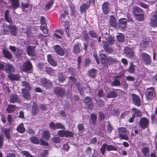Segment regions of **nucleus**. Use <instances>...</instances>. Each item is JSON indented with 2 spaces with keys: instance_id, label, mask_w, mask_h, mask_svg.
Listing matches in <instances>:
<instances>
[{
  "instance_id": "nucleus-1",
  "label": "nucleus",
  "mask_w": 157,
  "mask_h": 157,
  "mask_svg": "<svg viewBox=\"0 0 157 157\" xmlns=\"http://www.w3.org/2000/svg\"><path fill=\"white\" fill-rule=\"evenodd\" d=\"M146 98L149 100H152L156 96V91L154 87H150L146 89Z\"/></svg>"
},
{
  "instance_id": "nucleus-2",
  "label": "nucleus",
  "mask_w": 157,
  "mask_h": 157,
  "mask_svg": "<svg viewBox=\"0 0 157 157\" xmlns=\"http://www.w3.org/2000/svg\"><path fill=\"white\" fill-rule=\"evenodd\" d=\"M133 12L136 18L139 21H142L144 19V15L142 10L137 7H135L133 10Z\"/></svg>"
},
{
  "instance_id": "nucleus-3",
  "label": "nucleus",
  "mask_w": 157,
  "mask_h": 157,
  "mask_svg": "<svg viewBox=\"0 0 157 157\" xmlns=\"http://www.w3.org/2000/svg\"><path fill=\"white\" fill-rule=\"evenodd\" d=\"M68 10L67 8H66L64 10V13H62L60 15V21L62 24L66 23L67 24L69 18L67 15H68Z\"/></svg>"
},
{
  "instance_id": "nucleus-4",
  "label": "nucleus",
  "mask_w": 157,
  "mask_h": 157,
  "mask_svg": "<svg viewBox=\"0 0 157 157\" xmlns=\"http://www.w3.org/2000/svg\"><path fill=\"white\" fill-rule=\"evenodd\" d=\"M141 59L143 63L145 65H149L151 62V58L148 54L145 53H142Z\"/></svg>"
},
{
  "instance_id": "nucleus-5",
  "label": "nucleus",
  "mask_w": 157,
  "mask_h": 157,
  "mask_svg": "<svg viewBox=\"0 0 157 157\" xmlns=\"http://www.w3.org/2000/svg\"><path fill=\"white\" fill-rule=\"evenodd\" d=\"M4 70L6 73L9 74L14 73L15 71L14 66L10 63L5 64Z\"/></svg>"
},
{
  "instance_id": "nucleus-6",
  "label": "nucleus",
  "mask_w": 157,
  "mask_h": 157,
  "mask_svg": "<svg viewBox=\"0 0 157 157\" xmlns=\"http://www.w3.org/2000/svg\"><path fill=\"white\" fill-rule=\"evenodd\" d=\"M84 102L88 109L90 110L93 109L94 106L90 97H85L84 99Z\"/></svg>"
},
{
  "instance_id": "nucleus-7",
  "label": "nucleus",
  "mask_w": 157,
  "mask_h": 157,
  "mask_svg": "<svg viewBox=\"0 0 157 157\" xmlns=\"http://www.w3.org/2000/svg\"><path fill=\"white\" fill-rule=\"evenodd\" d=\"M42 85L46 89L52 87V82L49 80L45 78H43L41 80Z\"/></svg>"
},
{
  "instance_id": "nucleus-8",
  "label": "nucleus",
  "mask_w": 157,
  "mask_h": 157,
  "mask_svg": "<svg viewBox=\"0 0 157 157\" xmlns=\"http://www.w3.org/2000/svg\"><path fill=\"white\" fill-rule=\"evenodd\" d=\"M131 95L133 104L137 106H140L141 105L140 98L134 94H132Z\"/></svg>"
},
{
  "instance_id": "nucleus-9",
  "label": "nucleus",
  "mask_w": 157,
  "mask_h": 157,
  "mask_svg": "<svg viewBox=\"0 0 157 157\" xmlns=\"http://www.w3.org/2000/svg\"><path fill=\"white\" fill-rule=\"evenodd\" d=\"M102 9L105 14L109 13L110 11V5L108 2H104L102 5Z\"/></svg>"
},
{
  "instance_id": "nucleus-10",
  "label": "nucleus",
  "mask_w": 157,
  "mask_h": 157,
  "mask_svg": "<svg viewBox=\"0 0 157 157\" xmlns=\"http://www.w3.org/2000/svg\"><path fill=\"white\" fill-rule=\"evenodd\" d=\"M103 48L105 52L109 54H110L113 52V49L109 46V44L105 41H103Z\"/></svg>"
},
{
  "instance_id": "nucleus-11",
  "label": "nucleus",
  "mask_w": 157,
  "mask_h": 157,
  "mask_svg": "<svg viewBox=\"0 0 157 157\" xmlns=\"http://www.w3.org/2000/svg\"><path fill=\"white\" fill-rule=\"evenodd\" d=\"M148 120L145 117H142L139 122L140 126L143 129L146 128L148 124Z\"/></svg>"
},
{
  "instance_id": "nucleus-12",
  "label": "nucleus",
  "mask_w": 157,
  "mask_h": 157,
  "mask_svg": "<svg viewBox=\"0 0 157 157\" xmlns=\"http://www.w3.org/2000/svg\"><path fill=\"white\" fill-rule=\"evenodd\" d=\"M56 52L59 55L63 56L64 55V50L59 45H56L53 47Z\"/></svg>"
},
{
  "instance_id": "nucleus-13",
  "label": "nucleus",
  "mask_w": 157,
  "mask_h": 157,
  "mask_svg": "<svg viewBox=\"0 0 157 157\" xmlns=\"http://www.w3.org/2000/svg\"><path fill=\"white\" fill-rule=\"evenodd\" d=\"M4 17L6 21L9 23H12L13 20L11 18V15L8 10H5L4 12Z\"/></svg>"
},
{
  "instance_id": "nucleus-14",
  "label": "nucleus",
  "mask_w": 157,
  "mask_h": 157,
  "mask_svg": "<svg viewBox=\"0 0 157 157\" xmlns=\"http://www.w3.org/2000/svg\"><path fill=\"white\" fill-rule=\"evenodd\" d=\"M32 106L31 113L32 116H35L37 115L39 112L40 109L37 106V104L34 101L33 102Z\"/></svg>"
},
{
  "instance_id": "nucleus-15",
  "label": "nucleus",
  "mask_w": 157,
  "mask_h": 157,
  "mask_svg": "<svg viewBox=\"0 0 157 157\" xmlns=\"http://www.w3.org/2000/svg\"><path fill=\"white\" fill-rule=\"evenodd\" d=\"M32 67L31 63L29 61H27L23 63L22 68L24 71H30Z\"/></svg>"
},
{
  "instance_id": "nucleus-16",
  "label": "nucleus",
  "mask_w": 157,
  "mask_h": 157,
  "mask_svg": "<svg viewBox=\"0 0 157 157\" xmlns=\"http://www.w3.org/2000/svg\"><path fill=\"white\" fill-rule=\"evenodd\" d=\"M124 52L126 54V56L128 58H132L134 56V52L129 47H125L124 50Z\"/></svg>"
},
{
  "instance_id": "nucleus-17",
  "label": "nucleus",
  "mask_w": 157,
  "mask_h": 157,
  "mask_svg": "<svg viewBox=\"0 0 157 157\" xmlns=\"http://www.w3.org/2000/svg\"><path fill=\"white\" fill-rule=\"evenodd\" d=\"M54 93L56 95L62 96L65 93V90L62 88L56 87L53 89Z\"/></svg>"
},
{
  "instance_id": "nucleus-18",
  "label": "nucleus",
  "mask_w": 157,
  "mask_h": 157,
  "mask_svg": "<svg viewBox=\"0 0 157 157\" xmlns=\"http://www.w3.org/2000/svg\"><path fill=\"white\" fill-rule=\"evenodd\" d=\"M127 25V20L125 18H122L119 20L118 26L121 29H124Z\"/></svg>"
},
{
  "instance_id": "nucleus-19",
  "label": "nucleus",
  "mask_w": 157,
  "mask_h": 157,
  "mask_svg": "<svg viewBox=\"0 0 157 157\" xmlns=\"http://www.w3.org/2000/svg\"><path fill=\"white\" fill-rule=\"evenodd\" d=\"M1 131L4 134L5 136L8 140L11 139V136L10 135V129L6 128H2Z\"/></svg>"
},
{
  "instance_id": "nucleus-20",
  "label": "nucleus",
  "mask_w": 157,
  "mask_h": 157,
  "mask_svg": "<svg viewBox=\"0 0 157 157\" xmlns=\"http://www.w3.org/2000/svg\"><path fill=\"white\" fill-rule=\"evenodd\" d=\"M29 91L27 90L25 88H23L22 89V94L23 97L27 100H29L31 98V95L29 92Z\"/></svg>"
},
{
  "instance_id": "nucleus-21",
  "label": "nucleus",
  "mask_w": 157,
  "mask_h": 157,
  "mask_svg": "<svg viewBox=\"0 0 157 157\" xmlns=\"http://www.w3.org/2000/svg\"><path fill=\"white\" fill-rule=\"evenodd\" d=\"M150 24L151 27L155 28L157 26V16L154 15L152 16V17L150 21Z\"/></svg>"
},
{
  "instance_id": "nucleus-22",
  "label": "nucleus",
  "mask_w": 157,
  "mask_h": 157,
  "mask_svg": "<svg viewBox=\"0 0 157 157\" xmlns=\"http://www.w3.org/2000/svg\"><path fill=\"white\" fill-rule=\"evenodd\" d=\"M8 28L11 34L13 36H16L18 30L16 26L13 25H9Z\"/></svg>"
},
{
  "instance_id": "nucleus-23",
  "label": "nucleus",
  "mask_w": 157,
  "mask_h": 157,
  "mask_svg": "<svg viewBox=\"0 0 157 157\" xmlns=\"http://www.w3.org/2000/svg\"><path fill=\"white\" fill-rule=\"evenodd\" d=\"M35 47L33 46H29L27 48L28 54L31 56L35 55Z\"/></svg>"
},
{
  "instance_id": "nucleus-24",
  "label": "nucleus",
  "mask_w": 157,
  "mask_h": 157,
  "mask_svg": "<svg viewBox=\"0 0 157 157\" xmlns=\"http://www.w3.org/2000/svg\"><path fill=\"white\" fill-rule=\"evenodd\" d=\"M48 62L52 66H56L57 65V63L53 59L51 55L50 54L47 56Z\"/></svg>"
},
{
  "instance_id": "nucleus-25",
  "label": "nucleus",
  "mask_w": 157,
  "mask_h": 157,
  "mask_svg": "<svg viewBox=\"0 0 157 157\" xmlns=\"http://www.w3.org/2000/svg\"><path fill=\"white\" fill-rule=\"evenodd\" d=\"M10 101L13 103H14L15 102H18L20 101L18 96L15 94H12L10 96Z\"/></svg>"
},
{
  "instance_id": "nucleus-26",
  "label": "nucleus",
  "mask_w": 157,
  "mask_h": 157,
  "mask_svg": "<svg viewBox=\"0 0 157 157\" xmlns=\"http://www.w3.org/2000/svg\"><path fill=\"white\" fill-rule=\"evenodd\" d=\"M108 60L109 66L111 64H114L118 63V60L116 58L111 56L108 57Z\"/></svg>"
},
{
  "instance_id": "nucleus-27",
  "label": "nucleus",
  "mask_w": 157,
  "mask_h": 157,
  "mask_svg": "<svg viewBox=\"0 0 157 157\" xmlns=\"http://www.w3.org/2000/svg\"><path fill=\"white\" fill-rule=\"evenodd\" d=\"M117 96V93L115 91H110L106 95V97L108 98H116Z\"/></svg>"
},
{
  "instance_id": "nucleus-28",
  "label": "nucleus",
  "mask_w": 157,
  "mask_h": 157,
  "mask_svg": "<svg viewBox=\"0 0 157 157\" xmlns=\"http://www.w3.org/2000/svg\"><path fill=\"white\" fill-rule=\"evenodd\" d=\"M109 23L110 25L113 27H115L117 25V22L115 17L113 15L110 16Z\"/></svg>"
},
{
  "instance_id": "nucleus-29",
  "label": "nucleus",
  "mask_w": 157,
  "mask_h": 157,
  "mask_svg": "<svg viewBox=\"0 0 157 157\" xmlns=\"http://www.w3.org/2000/svg\"><path fill=\"white\" fill-rule=\"evenodd\" d=\"M81 44L80 43H77L75 44L73 48V52L75 53H77L80 52V47Z\"/></svg>"
},
{
  "instance_id": "nucleus-30",
  "label": "nucleus",
  "mask_w": 157,
  "mask_h": 157,
  "mask_svg": "<svg viewBox=\"0 0 157 157\" xmlns=\"http://www.w3.org/2000/svg\"><path fill=\"white\" fill-rule=\"evenodd\" d=\"M17 131L20 133H24L25 131V128L24 127L23 123H21L17 126Z\"/></svg>"
},
{
  "instance_id": "nucleus-31",
  "label": "nucleus",
  "mask_w": 157,
  "mask_h": 157,
  "mask_svg": "<svg viewBox=\"0 0 157 157\" xmlns=\"http://www.w3.org/2000/svg\"><path fill=\"white\" fill-rule=\"evenodd\" d=\"M9 1L11 2L13 9H16L19 7V2L18 0H9Z\"/></svg>"
},
{
  "instance_id": "nucleus-32",
  "label": "nucleus",
  "mask_w": 157,
  "mask_h": 157,
  "mask_svg": "<svg viewBox=\"0 0 157 157\" xmlns=\"http://www.w3.org/2000/svg\"><path fill=\"white\" fill-rule=\"evenodd\" d=\"M42 138H44L46 140H48L51 137L49 132L48 131H45L43 132L42 135Z\"/></svg>"
},
{
  "instance_id": "nucleus-33",
  "label": "nucleus",
  "mask_w": 157,
  "mask_h": 157,
  "mask_svg": "<svg viewBox=\"0 0 157 157\" xmlns=\"http://www.w3.org/2000/svg\"><path fill=\"white\" fill-rule=\"evenodd\" d=\"M97 70L93 69L90 70L88 71V75L89 77L94 78L97 74Z\"/></svg>"
},
{
  "instance_id": "nucleus-34",
  "label": "nucleus",
  "mask_w": 157,
  "mask_h": 157,
  "mask_svg": "<svg viewBox=\"0 0 157 157\" xmlns=\"http://www.w3.org/2000/svg\"><path fill=\"white\" fill-rule=\"evenodd\" d=\"M8 78L11 80L17 81L19 80V77L17 74H9L8 76Z\"/></svg>"
},
{
  "instance_id": "nucleus-35",
  "label": "nucleus",
  "mask_w": 157,
  "mask_h": 157,
  "mask_svg": "<svg viewBox=\"0 0 157 157\" xmlns=\"http://www.w3.org/2000/svg\"><path fill=\"white\" fill-rule=\"evenodd\" d=\"M21 86L25 87L27 90H31V87L30 85L26 81H23L21 82Z\"/></svg>"
},
{
  "instance_id": "nucleus-36",
  "label": "nucleus",
  "mask_w": 157,
  "mask_h": 157,
  "mask_svg": "<svg viewBox=\"0 0 157 157\" xmlns=\"http://www.w3.org/2000/svg\"><path fill=\"white\" fill-rule=\"evenodd\" d=\"M30 141L32 143L36 144H38L40 143V141L38 138L35 136H33L30 138Z\"/></svg>"
},
{
  "instance_id": "nucleus-37",
  "label": "nucleus",
  "mask_w": 157,
  "mask_h": 157,
  "mask_svg": "<svg viewBox=\"0 0 157 157\" xmlns=\"http://www.w3.org/2000/svg\"><path fill=\"white\" fill-rule=\"evenodd\" d=\"M15 108L16 106L15 105H9L6 109V111L8 113H11L15 111Z\"/></svg>"
},
{
  "instance_id": "nucleus-38",
  "label": "nucleus",
  "mask_w": 157,
  "mask_h": 157,
  "mask_svg": "<svg viewBox=\"0 0 157 157\" xmlns=\"http://www.w3.org/2000/svg\"><path fill=\"white\" fill-rule=\"evenodd\" d=\"M3 53L6 58L8 59H10L12 58V56L10 51L4 49L3 51Z\"/></svg>"
},
{
  "instance_id": "nucleus-39",
  "label": "nucleus",
  "mask_w": 157,
  "mask_h": 157,
  "mask_svg": "<svg viewBox=\"0 0 157 157\" xmlns=\"http://www.w3.org/2000/svg\"><path fill=\"white\" fill-rule=\"evenodd\" d=\"M117 39L119 42H124V37L123 34L119 33L117 36Z\"/></svg>"
},
{
  "instance_id": "nucleus-40",
  "label": "nucleus",
  "mask_w": 157,
  "mask_h": 157,
  "mask_svg": "<svg viewBox=\"0 0 157 157\" xmlns=\"http://www.w3.org/2000/svg\"><path fill=\"white\" fill-rule=\"evenodd\" d=\"M107 42L110 45L113 44L115 42V38L112 36H108L106 39Z\"/></svg>"
},
{
  "instance_id": "nucleus-41",
  "label": "nucleus",
  "mask_w": 157,
  "mask_h": 157,
  "mask_svg": "<svg viewBox=\"0 0 157 157\" xmlns=\"http://www.w3.org/2000/svg\"><path fill=\"white\" fill-rule=\"evenodd\" d=\"M8 27V25H3V29L1 32V34L2 35H6L9 34V31L8 29H7Z\"/></svg>"
},
{
  "instance_id": "nucleus-42",
  "label": "nucleus",
  "mask_w": 157,
  "mask_h": 157,
  "mask_svg": "<svg viewBox=\"0 0 157 157\" xmlns=\"http://www.w3.org/2000/svg\"><path fill=\"white\" fill-rule=\"evenodd\" d=\"M90 5L88 6L86 4H84L81 5L80 7V10L82 13H84L88 9Z\"/></svg>"
},
{
  "instance_id": "nucleus-43",
  "label": "nucleus",
  "mask_w": 157,
  "mask_h": 157,
  "mask_svg": "<svg viewBox=\"0 0 157 157\" xmlns=\"http://www.w3.org/2000/svg\"><path fill=\"white\" fill-rule=\"evenodd\" d=\"M128 133H123L122 134L120 133L118 134L119 138H120L126 140H128Z\"/></svg>"
},
{
  "instance_id": "nucleus-44",
  "label": "nucleus",
  "mask_w": 157,
  "mask_h": 157,
  "mask_svg": "<svg viewBox=\"0 0 157 157\" xmlns=\"http://www.w3.org/2000/svg\"><path fill=\"white\" fill-rule=\"evenodd\" d=\"M64 137H72L73 136V133L71 131L68 130H64Z\"/></svg>"
},
{
  "instance_id": "nucleus-45",
  "label": "nucleus",
  "mask_w": 157,
  "mask_h": 157,
  "mask_svg": "<svg viewBox=\"0 0 157 157\" xmlns=\"http://www.w3.org/2000/svg\"><path fill=\"white\" fill-rule=\"evenodd\" d=\"M118 134L128 133L126 128L123 127L118 128Z\"/></svg>"
},
{
  "instance_id": "nucleus-46",
  "label": "nucleus",
  "mask_w": 157,
  "mask_h": 157,
  "mask_svg": "<svg viewBox=\"0 0 157 157\" xmlns=\"http://www.w3.org/2000/svg\"><path fill=\"white\" fill-rule=\"evenodd\" d=\"M132 110L133 111L134 114L138 117H140L142 114L141 111L138 109L133 108L132 109Z\"/></svg>"
},
{
  "instance_id": "nucleus-47",
  "label": "nucleus",
  "mask_w": 157,
  "mask_h": 157,
  "mask_svg": "<svg viewBox=\"0 0 157 157\" xmlns=\"http://www.w3.org/2000/svg\"><path fill=\"white\" fill-rule=\"evenodd\" d=\"M141 151L144 155H148V154L149 153V150L146 147L142 148Z\"/></svg>"
},
{
  "instance_id": "nucleus-48",
  "label": "nucleus",
  "mask_w": 157,
  "mask_h": 157,
  "mask_svg": "<svg viewBox=\"0 0 157 157\" xmlns=\"http://www.w3.org/2000/svg\"><path fill=\"white\" fill-rule=\"evenodd\" d=\"M96 104L99 107H101L104 105L105 103L102 99H99L98 100L96 101Z\"/></svg>"
},
{
  "instance_id": "nucleus-49",
  "label": "nucleus",
  "mask_w": 157,
  "mask_h": 157,
  "mask_svg": "<svg viewBox=\"0 0 157 157\" xmlns=\"http://www.w3.org/2000/svg\"><path fill=\"white\" fill-rule=\"evenodd\" d=\"M107 144L104 143L103 144L101 148H100V151L103 155H104L106 151V148L107 149Z\"/></svg>"
},
{
  "instance_id": "nucleus-50",
  "label": "nucleus",
  "mask_w": 157,
  "mask_h": 157,
  "mask_svg": "<svg viewBox=\"0 0 157 157\" xmlns=\"http://www.w3.org/2000/svg\"><path fill=\"white\" fill-rule=\"evenodd\" d=\"M135 65L133 64V63L131 62L128 68L129 72L130 73H133L135 72Z\"/></svg>"
},
{
  "instance_id": "nucleus-51",
  "label": "nucleus",
  "mask_w": 157,
  "mask_h": 157,
  "mask_svg": "<svg viewBox=\"0 0 157 157\" xmlns=\"http://www.w3.org/2000/svg\"><path fill=\"white\" fill-rule=\"evenodd\" d=\"M112 86H120L121 85V83L120 81L117 79H115L111 83Z\"/></svg>"
},
{
  "instance_id": "nucleus-52",
  "label": "nucleus",
  "mask_w": 157,
  "mask_h": 157,
  "mask_svg": "<svg viewBox=\"0 0 157 157\" xmlns=\"http://www.w3.org/2000/svg\"><path fill=\"white\" fill-rule=\"evenodd\" d=\"M51 141L55 143H59L61 141L60 137H53L51 138Z\"/></svg>"
},
{
  "instance_id": "nucleus-53",
  "label": "nucleus",
  "mask_w": 157,
  "mask_h": 157,
  "mask_svg": "<svg viewBox=\"0 0 157 157\" xmlns=\"http://www.w3.org/2000/svg\"><path fill=\"white\" fill-rule=\"evenodd\" d=\"M68 72L72 75H74L76 74L75 69L72 67L69 68L68 70Z\"/></svg>"
},
{
  "instance_id": "nucleus-54",
  "label": "nucleus",
  "mask_w": 157,
  "mask_h": 157,
  "mask_svg": "<svg viewBox=\"0 0 157 157\" xmlns=\"http://www.w3.org/2000/svg\"><path fill=\"white\" fill-rule=\"evenodd\" d=\"M65 129V127L62 124L59 123H56V129Z\"/></svg>"
},
{
  "instance_id": "nucleus-55",
  "label": "nucleus",
  "mask_w": 157,
  "mask_h": 157,
  "mask_svg": "<svg viewBox=\"0 0 157 157\" xmlns=\"http://www.w3.org/2000/svg\"><path fill=\"white\" fill-rule=\"evenodd\" d=\"M117 149V148L113 146L107 144V151H109L112 150L116 151Z\"/></svg>"
},
{
  "instance_id": "nucleus-56",
  "label": "nucleus",
  "mask_w": 157,
  "mask_h": 157,
  "mask_svg": "<svg viewBox=\"0 0 157 157\" xmlns=\"http://www.w3.org/2000/svg\"><path fill=\"white\" fill-rule=\"evenodd\" d=\"M101 62L103 65L104 67H108L109 66V61L108 60V58L107 59H106L105 60H103L101 61Z\"/></svg>"
},
{
  "instance_id": "nucleus-57",
  "label": "nucleus",
  "mask_w": 157,
  "mask_h": 157,
  "mask_svg": "<svg viewBox=\"0 0 157 157\" xmlns=\"http://www.w3.org/2000/svg\"><path fill=\"white\" fill-rule=\"evenodd\" d=\"M56 123L51 122L49 124V128L52 130H55L56 129Z\"/></svg>"
},
{
  "instance_id": "nucleus-58",
  "label": "nucleus",
  "mask_w": 157,
  "mask_h": 157,
  "mask_svg": "<svg viewBox=\"0 0 157 157\" xmlns=\"http://www.w3.org/2000/svg\"><path fill=\"white\" fill-rule=\"evenodd\" d=\"M81 36L85 40H88L89 39V36L87 33L86 32H83L82 33Z\"/></svg>"
},
{
  "instance_id": "nucleus-59",
  "label": "nucleus",
  "mask_w": 157,
  "mask_h": 157,
  "mask_svg": "<svg viewBox=\"0 0 157 157\" xmlns=\"http://www.w3.org/2000/svg\"><path fill=\"white\" fill-rule=\"evenodd\" d=\"M53 2H54L53 0H51L46 5L45 9L46 10H48V9H49V7L53 5Z\"/></svg>"
},
{
  "instance_id": "nucleus-60",
  "label": "nucleus",
  "mask_w": 157,
  "mask_h": 157,
  "mask_svg": "<svg viewBox=\"0 0 157 157\" xmlns=\"http://www.w3.org/2000/svg\"><path fill=\"white\" fill-rule=\"evenodd\" d=\"M113 129V128L112 127L111 125L109 122L108 125L107 127V132L109 133L110 134L112 131Z\"/></svg>"
},
{
  "instance_id": "nucleus-61",
  "label": "nucleus",
  "mask_w": 157,
  "mask_h": 157,
  "mask_svg": "<svg viewBox=\"0 0 157 157\" xmlns=\"http://www.w3.org/2000/svg\"><path fill=\"white\" fill-rule=\"evenodd\" d=\"M98 96L101 98H103L105 97V94L103 92V91L102 90H100L98 92Z\"/></svg>"
},
{
  "instance_id": "nucleus-62",
  "label": "nucleus",
  "mask_w": 157,
  "mask_h": 157,
  "mask_svg": "<svg viewBox=\"0 0 157 157\" xmlns=\"http://www.w3.org/2000/svg\"><path fill=\"white\" fill-rule=\"evenodd\" d=\"M89 35L92 37L95 38L97 36L96 32L93 30H91L89 32Z\"/></svg>"
},
{
  "instance_id": "nucleus-63",
  "label": "nucleus",
  "mask_w": 157,
  "mask_h": 157,
  "mask_svg": "<svg viewBox=\"0 0 157 157\" xmlns=\"http://www.w3.org/2000/svg\"><path fill=\"white\" fill-rule=\"evenodd\" d=\"M89 142L90 144L93 145L95 144L97 142V139L96 138L94 137L90 140Z\"/></svg>"
},
{
  "instance_id": "nucleus-64",
  "label": "nucleus",
  "mask_w": 157,
  "mask_h": 157,
  "mask_svg": "<svg viewBox=\"0 0 157 157\" xmlns=\"http://www.w3.org/2000/svg\"><path fill=\"white\" fill-rule=\"evenodd\" d=\"M64 130H60L58 131L57 134L61 137H64Z\"/></svg>"
}]
</instances>
